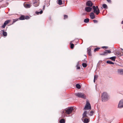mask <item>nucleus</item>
I'll return each instance as SVG.
<instances>
[{"mask_svg":"<svg viewBox=\"0 0 123 123\" xmlns=\"http://www.w3.org/2000/svg\"><path fill=\"white\" fill-rule=\"evenodd\" d=\"M116 58V57L115 56H113L112 57H110L109 58L110 59H111V60L112 61H115Z\"/></svg>","mask_w":123,"mask_h":123,"instance_id":"21","label":"nucleus"},{"mask_svg":"<svg viewBox=\"0 0 123 123\" xmlns=\"http://www.w3.org/2000/svg\"><path fill=\"white\" fill-rule=\"evenodd\" d=\"M76 96L78 97L83 98H86L85 95L84 93L81 92H78L75 94Z\"/></svg>","mask_w":123,"mask_h":123,"instance_id":"4","label":"nucleus"},{"mask_svg":"<svg viewBox=\"0 0 123 123\" xmlns=\"http://www.w3.org/2000/svg\"><path fill=\"white\" fill-rule=\"evenodd\" d=\"M33 5L35 7H37L39 6L40 2L38 0H33Z\"/></svg>","mask_w":123,"mask_h":123,"instance_id":"5","label":"nucleus"},{"mask_svg":"<svg viewBox=\"0 0 123 123\" xmlns=\"http://www.w3.org/2000/svg\"><path fill=\"white\" fill-rule=\"evenodd\" d=\"M86 4L88 6L91 7L93 5V4L91 1L89 0L87 2Z\"/></svg>","mask_w":123,"mask_h":123,"instance_id":"9","label":"nucleus"},{"mask_svg":"<svg viewBox=\"0 0 123 123\" xmlns=\"http://www.w3.org/2000/svg\"><path fill=\"white\" fill-rule=\"evenodd\" d=\"M78 64H79V63H78ZM80 66H79L78 64H77V69H80Z\"/></svg>","mask_w":123,"mask_h":123,"instance_id":"35","label":"nucleus"},{"mask_svg":"<svg viewBox=\"0 0 123 123\" xmlns=\"http://www.w3.org/2000/svg\"><path fill=\"white\" fill-rule=\"evenodd\" d=\"M102 6L104 9H107L108 8L107 5L105 4H103L102 5Z\"/></svg>","mask_w":123,"mask_h":123,"instance_id":"26","label":"nucleus"},{"mask_svg":"<svg viewBox=\"0 0 123 123\" xmlns=\"http://www.w3.org/2000/svg\"><path fill=\"white\" fill-rule=\"evenodd\" d=\"M102 47L103 48H105V49H107L108 48V47L107 46H103Z\"/></svg>","mask_w":123,"mask_h":123,"instance_id":"37","label":"nucleus"},{"mask_svg":"<svg viewBox=\"0 0 123 123\" xmlns=\"http://www.w3.org/2000/svg\"><path fill=\"white\" fill-rule=\"evenodd\" d=\"M3 31V34L4 36H6L7 35V33L6 32L4 31V30H2L1 31Z\"/></svg>","mask_w":123,"mask_h":123,"instance_id":"18","label":"nucleus"},{"mask_svg":"<svg viewBox=\"0 0 123 123\" xmlns=\"http://www.w3.org/2000/svg\"><path fill=\"white\" fill-rule=\"evenodd\" d=\"M57 3L59 5H62V0H58V3Z\"/></svg>","mask_w":123,"mask_h":123,"instance_id":"28","label":"nucleus"},{"mask_svg":"<svg viewBox=\"0 0 123 123\" xmlns=\"http://www.w3.org/2000/svg\"><path fill=\"white\" fill-rule=\"evenodd\" d=\"M19 19L21 20H25V16L23 15H22L19 17Z\"/></svg>","mask_w":123,"mask_h":123,"instance_id":"20","label":"nucleus"},{"mask_svg":"<svg viewBox=\"0 0 123 123\" xmlns=\"http://www.w3.org/2000/svg\"><path fill=\"white\" fill-rule=\"evenodd\" d=\"M95 80L94 79V80H93V81H94V82H95Z\"/></svg>","mask_w":123,"mask_h":123,"instance_id":"46","label":"nucleus"},{"mask_svg":"<svg viewBox=\"0 0 123 123\" xmlns=\"http://www.w3.org/2000/svg\"><path fill=\"white\" fill-rule=\"evenodd\" d=\"M115 54L116 55H119L120 56H122L123 55V52L119 51H117L115 52Z\"/></svg>","mask_w":123,"mask_h":123,"instance_id":"11","label":"nucleus"},{"mask_svg":"<svg viewBox=\"0 0 123 123\" xmlns=\"http://www.w3.org/2000/svg\"><path fill=\"white\" fill-rule=\"evenodd\" d=\"M76 87L79 89H80L81 87V86L79 84H77L76 85Z\"/></svg>","mask_w":123,"mask_h":123,"instance_id":"24","label":"nucleus"},{"mask_svg":"<svg viewBox=\"0 0 123 123\" xmlns=\"http://www.w3.org/2000/svg\"><path fill=\"white\" fill-rule=\"evenodd\" d=\"M98 77V76L97 75H95L94 76V79L95 80H96L97 79Z\"/></svg>","mask_w":123,"mask_h":123,"instance_id":"34","label":"nucleus"},{"mask_svg":"<svg viewBox=\"0 0 123 123\" xmlns=\"http://www.w3.org/2000/svg\"><path fill=\"white\" fill-rule=\"evenodd\" d=\"M89 19L88 18H86L84 19V22L85 23H87L89 21Z\"/></svg>","mask_w":123,"mask_h":123,"instance_id":"23","label":"nucleus"},{"mask_svg":"<svg viewBox=\"0 0 123 123\" xmlns=\"http://www.w3.org/2000/svg\"><path fill=\"white\" fill-rule=\"evenodd\" d=\"M121 49L122 50H123V49H122V48H121Z\"/></svg>","mask_w":123,"mask_h":123,"instance_id":"47","label":"nucleus"},{"mask_svg":"<svg viewBox=\"0 0 123 123\" xmlns=\"http://www.w3.org/2000/svg\"><path fill=\"white\" fill-rule=\"evenodd\" d=\"M10 21L9 20H7L5 21L3 25L1 26V27L2 28H4L5 27L6 25Z\"/></svg>","mask_w":123,"mask_h":123,"instance_id":"10","label":"nucleus"},{"mask_svg":"<svg viewBox=\"0 0 123 123\" xmlns=\"http://www.w3.org/2000/svg\"><path fill=\"white\" fill-rule=\"evenodd\" d=\"M99 62L97 64V66H98V65H99Z\"/></svg>","mask_w":123,"mask_h":123,"instance_id":"42","label":"nucleus"},{"mask_svg":"<svg viewBox=\"0 0 123 123\" xmlns=\"http://www.w3.org/2000/svg\"><path fill=\"white\" fill-rule=\"evenodd\" d=\"M118 73L120 74L123 75V69H118Z\"/></svg>","mask_w":123,"mask_h":123,"instance_id":"14","label":"nucleus"},{"mask_svg":"<svg viewBox=\"0 0 123 123\" xmlns=\"http://www.w3.org/2000/svg\"><path fill=\"white\" fill-rule=\"evenodd\" d=\"M70 47L71 49H72L74 47V44L73 43H70Z\"/></svg>","mask_w":123,"mask_h":123,"instance_id":"31","label":"nucleus"},{"mask_svg":"<svg viewBox=\"0 0 123 123\" xmlns=\"http://www.w3.org/2000/svg\"><path fill=\"white\" fill-rule=\"evenodd\" d=\"M82 65L83 67L84 68H86L87 66V64L86 63H83L82 64Z\"/></svg>","mask_w":123,"mask_h":123,"instance_id":"29","label":"nucleus"},{"mask_svg":"<svg viewBox=\"0 0 123 123\" xmlns=\"http://www.w3.org/2000/svg\"><path fill=\"white\" fill-rule=\"evenodd\" d=\"M100 49V48H98V47L94 49V51L95 52V51H96L97 50L99 49Z\"/></svg>","mask_w":123,"mask_h":123,"instance_id":"33","label":"nucleus"},{"mask_svg":"<svg viewBox=\"0 0 123 123\" xmlns=\"http://www.w3.org/2000/svg\"><path fill=\"white\" fill-rule=\"evenodd\" d=\"M87 53L89 56H91L92 55L91 49L90 48L87 49Z\"/></svg>","mask_w":123,"mask_h":123,"instance_id":"15","label":"nucleus"},{"mask_svg":"<svg viewBox=\"0 0 123 123\" xmlns=\"http://www.w3.org/2000/svg\"><path fill=\"white\" fill-rule=\"evenodd\" d=\"M109 3H111V0H106Z\"/></svg>","mask_w":123,"mask_h":123,"instance_id":"39","label":"nucleus"},{"mask_svg":"<svg viewBox=\"0 0 123 123\" xmlns=\"http://www.w3.org/2000/svg\"><path fill=\"white\" fill-rule=\"evenodd\" d=\"M121 24H123V20L121 22Z\"/></svg>","mask_w":123,"mask_h":123,"instance_id":"43","label":"nucleus"},{"mask_svg":"<svg viewBox=\"0 0 123 123\" xmlns=\"http://www.w3.org/2000/svg\"><path fill=\"white\" fill-rule=\"evenodd\" d=\"M105 51H104L102 54H100V55H106L108 53L110 54L111 53V51L110 50H105Z\"/></svg>","mask_w":123,"mask_h":123,"instance_id":"7","label":"nucleus"},{"mask_svg":"<svg viewBox=\"0 0 123 123\" xmlns=\"http://www.w3.org/2000/svg\"><path fill=\"white\" fill-rule=\"evenodd\" d=\"M73 110L72 107H68L67 109L65 110L66 113L68 114H70Z\"/></svg>","mask_w":123,"mask_h":123,"instance_id":"6","label":"nucleus"},{"mask_svg":"<svg viewBox=\"0 0 123 123\" xmlns=\"http://www.w3.org/2000/svg\"><path fill=\"white\" fill-rule=\"evenodd\" d=\"M31 5L30 4H26L25 5V7L26 8H29L31 7Z\"/></svg>","mask_w":123,"mask_h":123,"instance_id":"17","label":"nucleus"},{"mask_svg":"<svg viewBox=\"0 0 123 123\" xmlns=\"http://www.w3.org/2000/svg\"><path fill=\"white\" fill-rule=\"evenodd\" d=\"M118 107L119 108H122L123 107V99H121L119 102Z\"/></svg>","mask_w":123,"mask_h":123,"instance_id":"8","label":"nucleus"},{"mask_svg":"<svg viewBox=\"0 0 123 123\" xmlns=\"http://www.w3.org/2000/svg\"><path fill=\"white\" fill-rule=\"evenodd\" d=\"M92 8L94 12L96 13V15H98L100 12L98 6H97L96 7L95 6H92Z\"/></svg>","mask_w":123,"mask_h":123,"instance_id":"2","label":"nucleus"},{"mask_svg":"<svg viewBox=\"0 0 123 123\" xmlns=\"http://www.w3.org/2000/svg\"><path fill=\"white\" fill-rule=\"evenodd\" d=\"M45 6H43V9H44V8H45Z\"/></svg>","mask_w":123,"mask_h":123,"instance_id":"45","label":"nucleus"},{"mask_svg":"<svg viewBox=\"0 0 123 123\" xmlns=\"http://www.w3.org/2000/svg\"><path fill=\"white\" fill-rule=\"evenodd\" d=\"M30 18V17L28 16H25V19H29Z\"/></svg>","mask_w":123,"mask_h":123,"instance_id":"30","label":"nucleus"},{"mask_svg":"<svg viewBox=\"0 0 123 123\" xmlns=\"http://www.w3.org/2000/svg\"><path fill=\"white\" fill-rule=\"evenodd\" d=\"M92 8L89 6L86 7L85 8V11L87 12H90Z\"/></svg>","mask_w":123,"mask_h":123,"instance_id":"12","label":"nucleus"},{"mask_svg":"<svg viewBox=\"0 0 123 123\" xmlns=\"http://www.w3.org/2000/svg\"><path fill=\"white\" fill-rule=\"evenodd\" d=\"M93 113V111H91L90 112L89 115L90 116H92V115Z\"/></svg>","mask_w":123,"mask_h":123,"instance_id":"32","label":"nucleus"},{"mask_svg":"<svg viewBox=\"0 0 123 123\" xmlns=\"http://www.w3.org/2000/svg\"><path fill=\"white\" fill-rule=\"evenodd\" d=\"M102 102L107 101L109 99V96L107 93L105 92H103L102 95Z\"/></svg>","mask_w":123,"mask_h":123,"instance_id":"1","label":"nucleus"},{"mask_svg":"<svg viewBox=\"0 0 123 123\" xmlns=\"http://www.w3.org/2000/svg\"><path fill=\"white\" fill-rule=\"evenodd\" d=\"M106 63H107L113 64H114V63L110 61H107L106 62Z\"/></svg>","mask_w":123,"mask_h":123,"instance_id":"22","label":"nucleus"},{"mask_svg":"<svg viewBox=\"0 0 123 123\" xmlns=\"http://www.w3.org/2000/svg\"><path fill=\"white\" fill-rule=\"evenodd\" d=\"M90 17L92 19H93L95 18V17L93 12H92L90 14Z\"/></svg>","mask_w":123,"mask_h":123,"instance_id":"13","label":"nucleus"},{"mask_svg":"<svg viewBox=\"0 0 123 123\" xmlns=\"http://www.w3.org/2000/svg\"><path fill=\"white\" fill-rule=\"evenodd\" d=\"M93 21L94 23H97L98 22L96 20H94Z\"/></svg>","mask_w":123,"mask_h":123,"instance_id":"38","label":"nucleus"},{"mask_svg":"<svg viewBox=\"0 0 123 123\" xmlns=\"http://www.w3.org/2000/svg\"><path fill=\"white\" fill-rule=\"evenodd\" d=\"M17 20H14L13 21V22H15L16 21H17Z\"/></svg>","mask_w":123,"mask_h":123,"instance_id":"41","label":"nucleus"},{"mask_svg":"<svg viewBox=\"0 0 123 123\" xmlns=\"http://www.w3.org/2000/svg\"><path fill=\"white\" fill-rule=\"evenodd\" d=\"M60 123H65V120L64 119H62L60 120Z\"/></svg>","mask_w":123,"mask_h":123,"instance_id":"25","label":"nucleus"},{"mask_svg":"<svg viewBox=\"0 0 123 123\" xmlns=\"http://www.w3.org/2000/svg\"><path fill=\"white\" fill-rule=\"evenodd\" d=\"M64 19H65L66 18H67L68 17V15H64Z\"/></svg>","mask_w":123,"mask_h":123,"instance_id":"36","label":"nucleus"},{"mask_svg":"<svg viewBox=\"0 0 123 123\" xmlns=\"http://www.w3.org/2000/svg\"><path fill=\"white\" fill-rule=\"evenodd\" d=\"M87 62V61H85V63H86V62Z\"/></svg>","mask_w":123,"mask_h":123,"instance_id":"44","label":"nucleus"},{"mask_svg":"<svg viewBox=\"0 0 123 123\" xmlns=\"http://www.w3.org/2000/svg\"><path fill=\"white\" fill-rule=\"evenodd\" d=\"M91 107L90 103L88 101H86V105L84 109L85 110H91Z\"/></svg>","mask_w":123,"mask_h":123,"instance_id":"3","label":"nucleus"},{"mask_svg":"<svg viewBox=\"0 0 123 123\" xmlns=\"http://www.w3.org/2000/svg\"><path fill=\"white\" fill-rule=\"evenodd\" d=\"M64 112H65V110H63V111H62V114H63V113H64Z\"/></svg>","mask_w":123,"mask_h":123,"instance_id":"40","label":"nucleus"},{"mask_svg":"<svg viewBox=\"0 0 123 123\" xmlns=\"http://www.w3.org/2000/svg\"><path fill=\"white\" fill-rule=\"evenodd\" d=\"M43 12V11L42 10H41L40 11V12H36V13L37 14H38L39 13L40 14H42Z\"/></svg>","mask_w":123,"mask_h":123,"instance_id":"27","label":"nucleus"},{"mask_svg":"<svg viewBox=\"0 0 123 123\" xmlns=\"http://www.w3.org/2000/svg\"><path fill=\"white\" fill-rule=\"evenodd\" d=\"M87 114V112L86 111H85L82 114L83 117L82 118H84V117H86L87 116L86 115Z\"/></svg>","mask_w":123,"mask_h":123,"instance_id":"16","label":"nucleus"},{"mask_svg":"<svg viewBox=\"0 0 123 123\" xmlns=\"http://www.w3.org/2000/svg\"><path fill=\"white\" fill-rule=\"evenodd\" d=\"M38 0V1H40V0Z\"/></svg>","mask_w":123,"mask_h":123,"instance_id":"48","label":"nucleus"},{"mask_svg":"<svg viewBox=\"0 0 123 123\" xmlns=\"http://www.w3.org/2000/svg\"><path fill=\"white\" fill-rule=\"evenodd\" d=\"M83 122L84 123H87L89 122V121L88 119L85 118L84 119Z\"/></svg>","mask_w":123,"mask_h":123,"instance_id":"19","label":"nucleus"}]
</instances>
